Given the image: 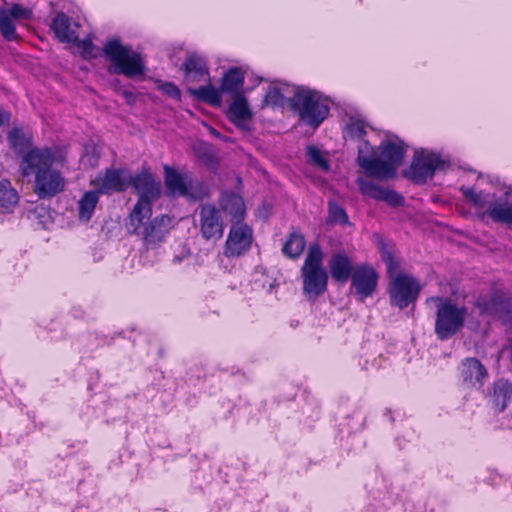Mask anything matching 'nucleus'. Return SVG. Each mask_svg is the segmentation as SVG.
I'll use <instances>...</instances> for the list:
<instances>
[{
  "mask_svg": "<svg viewBox=\"0 0 512 512\" xmlns=\"http://www.w3.org/2000/svg\"><path fill=\"white\" fill-rule=\"evenodd\" d=\"M66 153L57 145L34 147L19 164L23 177L33 176V192L39 199H51L65 190L66 180L58 166L66 164Z\"/></svg>",
  "mask_w": 512,
  "mask_h": 512,
  "instance_id": "obj_1",
  "label": "nucleus"
},
{
  "mask_svg": "<svg viewBox=\"0 0 512 512\" xmlns=\"http://www.w3.org/2000/svg\"><path fill=\"white\" fill-rule=\"evenodd\" d=\"M378 148L383 159L365 156L362 150H359L357 164L371 178L378 180L394 179L397 175V169L402 164L406 154L404 142L401 140L397 142L383 140Z\"/></svg>",
  "mask_w": 512,
  "mask_h": 512,
  "instance_id": "obj_2",
  "label": "nucleus"
},
{
  "mask_svg": "<svg viewBox=\"0 0 512 512\" xmlns=\"http://www.w3.org/2000/svg\"><path fill=\"white\" fill-rule=\"evenodd\" d=\"M435 304L434 333L438 340L447 341L460 332L465 326L468 308L458 305L451 298L431 296L426 303Z\"/></svg>",
  "mask_w": 512,
  "mask_h": 512,
  "instance_id": "obj_3",
  "label": "nucleus"
},
{
  "mask_svg": "<svg viewBox=\"0 0 512 512\" xmlns=\"http://www.w3.org/2000/svg\"><path fill=\"white\" fill-rule=\"evenodd\" d=\"M291 109L305 125L317 129L330 112L329 99L321 92L307 87H297L289 99Z\"/></svg>",
  "mask_w": 512,
  "mask_h": 512,
  "instance_id": "obj_4",
  "label": "nucleus"
},
{
  "mask_svg": "<svg viewBox=\"0 0 512 512\" xmlns=\"http://www.w3.org/2000/svg\"><path fill=\"white\" fill-rule=\"evenodd\" d=\"M102 50L103 55L110 62L108 68L110 73L130 79L145 74L147 68L142 54L124 45L119 38L106 41Z\"/></svg>",
  "mask_w": 512,
  "mask_h": 512,
  "instance_id": "obj_5",
  "label": "nucleus"
},
{
  "mask_svg": "<svg viewBox=\"0 0 512 512\" xmlns=\"http://www.w3.org/2000/svg\"><path fill=\"white\" fill-rule=\"evenodd\" d=\"M323 260L321 246L311 244L300 270L302 291L308 300H316L328 289L329 273L323 266Z\"/></svg>",
  "mask_w": 512,
  "mask_h": 512,
  "instance_id": "obj_6",
  "label": "nucleus"
},
{
  "mask_svg": "<svg viewBox=\"0 0 512 512\" xmlns=\"http://www.w3.org/2000/svg\"><path fill=\"white\" fill-rule=\"evenodd\" d=\"M245 81L244 71L240 67H231L224 72L220 79L219 88L211 83L198 88H188L187 92L196 100L206 103L212 107H220L222 104V93L243 94Z\"/></svg>",
  "mask_w": 512,
  "mask_h": 512,
  "instance_id": "obj_7",
  "label": "nucleus"
},
{
  "mask_svg": "<svg viewBox=\"0 0 512 512\" xmlns=\"http://www.w3.org/2000/svg\"><path fill=\"white\" fill-rule=\"evenodd\" d=\"M128 183L138 194V199L131 210L132 221L139 222L137 217L151 216L153 202L158 200L162 193L161 182L149 168L144 167L141 171L128 178Z\"/></svg>",
  "mask_w": 512,
  "mask_h": 512,
  "instance_id": "obj_8",
  "label": "nucleus"
},
{
  "mask_svg": "<svg viewBox=\"0 0 512 512\" xmlns=\"http://www.w3.org/2000/svg\"><path fill=\"white\" fill-rule=\"evenodd\" d=\"M137 218L139 222L132 221L131 213H129L126 222L128 233L140 237L146 250L160 246L171 229L172 218L166 214L155 216L148 222H144V220L150 219L151 216Z\"/></svg>",
  "mask_w": 512,
  "mask_h": 512,
  "instance_id": "obj_9",
  "label": "nucleus"
},
{
  "mask_svg": "<svg viewBox=\"0 0 512 512\" xmlns=\"http://www.w3.org/2000/svg\"><path fill=\"white\" fill-rule=\"evenodd\" d=\"M422 286L414 276L399 273L395 275L388 284L387 293L390 305L400 310L415 304Z\"/></svg>",
  "mask_w": 512,
  "mask_h": 512,
  "instance_id": "obj_10",
  "label": "nucleus"
},
{
  "mask_svg": "<svg viewBox=\"0 0 512 512\" xmlns=\"http://www.w3.org/2000/svg\"><path fill=\"white\" fill-rule=\"evenodd\" d=\"M448 163L438 154L433 152L416 151L409 169L404 171L403 176L414 184H425L432 178L437 170H445Z\"/></svg>",
  "mask_w": 512,
  "mask_h": 512,
  "instance_id": "obj_11",
  "label": "nucleus"
},
{
  "mask_svg": "<svg viewBox=\"0 0 512 512\" xmlns=\"http://www.w3.org/2000/svg\"><path fill=\"white\" fill-rule=\"evenodd\" d=\"M480 316L507 317L512 313V296L498 288H492L490 295H481L474 302Z\"/></svg>",
  "mask_w": 512,
  "mask_h": 512,
  "instance_id": "obj_12",
  "label": "nucleus"
},
{
  "mask_svg": "<svg viewBox=\"0 0 512 512\" xmlns=\"http://www.w3.org/2000/svg\"><path fill=\"white\" fill-rule=\"evenodd\" d=\"M225 224L221 210L214 203L202 204L199 207V231L206 241H217L222 238Z\"/></svg>",
  "mask_w": 512,
  "mask_h": 512,
  "instance_id": "obj_13",
  "label": "nucleus"
},
{
  "mask_svg": "<svg viewBox=\"0 0 512 512\" xmlns=\"http://www.w3.org/2000/svg\"><path fill=\"white\" fill-rule=\"evenodd\" d=\"M252 241V229L242 221L235 222L230 227L224 246V255L227 258H238L250 249Z\"/></svg>",
  "mask_w": 512,
  "mask_h": 512,
  "instance_id": "obj_14",
  "label": "nucleus"
},
{
  "mask_svg": "<svg viewBox=\"0 0 512 512\" xmlns=\"http://www.w3.org/2000/svg\"><path fill=\"white\" fill-rule=\"evenodd\" d=\"M458 372L459 383L469 390H481L489 377L487 368L475 357L464 358L458 366Z\"/></svg>",
  "mask_w": 512,
  "mask_h": 512,
  "instance_id": "obj_15",
  "label": "nucleus"
},
{
  "mask_svg": "<svg viewBox=\"0 0 512 512\" xmlns=\"http://www.w3.org/2000/svg\"><path fill=\"white\" fill-rule=\"evenodd\" d=\"M377 271L367 265L361 264L355 267L354 274L351 277V289L354 290L358 300L364 301L371 297L378 285Z\"/></svg>",
  "mask_w": 512,
  "mask_h": 512,
  "instance_id": "obj_16",
  "label": "nucleus"
},
{
  "mask_svg": "<svg viewBox=\"0 0 512 512\" xmlns=\"http://www.w3.org/2000/svg\"><path fill=\"white\" fill-rule=\"evenodd\" d=\"M356 184L363 196L377 201H383L392 207H399L404 204V197L395 190L384 188L371 180L357 178Z\"/></svg>",
  "mask_w": 512,
  "mask_h": 512,
  "instance_id": "obj_17",
  "label": "nucleus"
},
{
  "mask_svg": "<svg viewBox=\"0 0 512 512\" xmlns=\"http://www.w3.org/2000/svg\"><path fill=\"white\" fill-rule=\"evenodd\" d=\"M227 119L238 129L245 132L251 131L253 112L244 94L233 97L226 112Z\"/></svg>",
  "mask_w": 512,
  "mask_h": 512,
  "instance_id": "obj_18",
  "label": "nucleus"
},
{
  "mask_svg": "<svg viewBox=\"0 0 512 512\" xmlns=\"http://www.w3.org/2000/svg\"><path fill=\"white\" fill-rule=\"evenodd\" d=\"M185 82L198 83L201 81L211 83L210 70L204 57L197 53L189 54L180 66Z\"/></svg>",
  "mask_w": 512,
  "mask_h": 512,
  "instance_id": "obj_19",
  "label": "nucleus"
},
{
  "mask_svg": "<svg viewBox=\"0 0 512 512\" xmlns=\"http://www.w3.org/2000/svg\"><path fill=\"white\" fill-rule=\"evenodd\" d=\"M478 218L485 222L491 219L495 223L512 226V192H505V199H500L481 212H478Z\"/></svg>",
  "mask_w": 512,
  "mask_h": 512,
  "instance_id": "obj_20",
  "label": "nucleus"
},
{
  "mask_svg": "<svg viewBox=\"0 0 512 512\" xmlns=\"http://www.w3.org/2000/svg\"><path fill=\"white\" fill-rule=\"evenodd\" d=\"M120 169L109 168L106 169L102 177H97L91 180L90 184L94 186L101 194H111L112 192L126 191L129 183L122 175Z\"/></svg>",
  "mask_w": 512,
  "mask_h": 512,
  "instance_id": "obj_21",
  "label": "nucleus"
},
{
  "mask_svg": "<svg viewBox=\"0 0 512 512\" xmlns=\"http://www.w3.org/2000/svg\"><path fill=\"white\" fill-rule=\"evenodd\" d=\"M328 268L332 280L338 284H345L350 280L355 270L351 258L343 252L331 255L328 261Z\"/></svg>",
  "mask_w": 512,
  "mask_h": 512,
  "instance_id": "obj_22",
  "label": "nucleus"
},
{
  "mask_svg": "<svg viewBox=\"0 0 512 512\" xmlns=\"http://www.w3.org/2000/svg\"><path fill=\"white\" fill-rule=\"evenodd\" d=\"M221 212L229 214L232 221L241 222L245 216V203L243 198L233 191L221 192L218 200Z\"/></svg>",
  "mask_w": 512,
  "mask_h": 512,
  "instance_id": "obj_23",
  "label": "nucleus"
},
{
  "mask_svg": "<svg viewBox=\"0 0 512 512\" xmlns=\"http://www.w3.org/2000/svg\"><path fill=\"white\" fill-rule=\"evenodd\" d=\"M489 401L496 413H502L512 401V383L506 379H498L492 385Z\"/></svg>",
  "mask_w": 512,
  "mask_h": 512,
  "instance_id": "obj_24",
  "label": "nucleus"
},
{
  "mask_svg": "<svg viewBox=\"0 0 512 512\" xmlns=\"http://www.w3.org/2000/svg\"><path fill=\"white\" fill-rule=\"evenodd\" d=\"M7 141L18 155L22 157L35 146H33V134L29 128L14 126L7 133Z\"/></svg>",
  "mask_w": 512,
  "mask_h": 512,
  "instance_id": "obj_25",
  "label": "nucleus"
},
{
  "mask_svg": "<svg viewBox=\"0 0 512 512\" xmlns=\"http://www.w3.org/2000/svg\"><path fill=\"white\" fill-rule=\"evenodd\" d=\"M163 170L164 184L168 195L183 197L190 195V189L184 177L174 167L166 164L163 166Z\"/></svg>",
  "mask_w": 512,
  "mask_h": 512,
  "instance_id": "obj_26",
  "label": "nucleus"
},
{
  "mask_svg": "<svg viewBox=\"0 0 512 512\" xmlns=\"http://www.w3.org/2000/svg\"><path fill=\"white\" fill-rule=\"evenodd\" d=\"M51 29L62 43H76L78 40L76 31L71 27V18L63 12L57 13L53 18Z\"/></svg>",
  "mask_w": 512,
  "mask_h": 512,
  "instance_id": "obj_27",
  "label": "nucleus"
},
{
  "mask_svg": "<svg viewBox=\"0 0 512 512\" xmlns=\"http://www.w3.org/2000/svg\"><path fill=\"white\" fill-rule=\"evenodd\" d=\"M19 203L17 190L12 187L10 180L0 181V214H11Z\"/></svg>",
  "mask_w": 512,
  "mask_h": 512,
  "instance_id": "obj_28",
  "label": "nucleus"
},
{
  "mask_svg": "<svg viewBox=\"0 0 512 512\" xmlns=\"http://www.w3.org/2000/svg\"><path fill=\"white\" fill-rule=\"evenodd\" d=\"M100 194L101 193L95 188V190L85 192L80 198L78 201V216L80 221L88 222L92 218Z\"/></svg>",
  "mask_w": 512,
  "mask_h": 512,
  "instance_id": "obj_29",
  "label": "nucleus"
},
{
  "mask_svg": "<svg viewBox=\"0 0 512 512\" xmlns=\"http://www.w3.org/2000/svg\"><path fill=\"white\" fill-rule=\"evenodd\" d=\"M306 246V240L302 233L293 231L289 233L287 240L282 247V253L285 257L296 260L303 253Z\"/></svg>",
  "mask_w": 512,
  "mask_h": 512,
  "instance_id": "obj_30",
  "label": "nucleus"
},
{
  "mask_svg": "<svg viewBox=\"0 0 512 512\" xmlns=\"http://www.w3.org/2000/svg\"><path fill=\"white\" fill-rule=\"evenodd\" d=\"M326 222L329 225L345 226L350 224L346 210L335 201H329L328 203V217Z\"/></svg>",
  "mask_w": 512,
  "mask_h": 512,
  "instance_id": "obj_31",
  "label": "nucleus"
},
{
  "mask_svg": "<svg viewBox=\"0 0 512 512\" xmlns=\"http://www.w3.org/2000/svg\"><path fill=\"white\" fill-rule=\"evenodd\" d=\"M0 33L7 41H14L18 38L13 19L5 11L0 12Z\"/></svg>",
  "mask_w": 512,
  "mask_h": 512,
  "instance_id": "obj_32",
  "label": "nucleus"
},
{
  "mask_svg": "<svg viewBox=\"0 0 512 512\" xmlns=\"http://www.w3.org/2000/svg\"><path fill=\"white\" fill-rule=\"evenodd\" d=\"M308 162L322 171H328L330 168L328 160L322 152L315 146H308L306 149Z\"/></svg>",
  "mask_w": 512,
  "mask_h": 512,
  "instance_id": "obj_33",
  "label": "nucleus"
},
{
  "mask_svg": "<svg viewBox=\"0 0 512 512\" xmlns=\"http://www.w3.org/2000/svg\"><path fill=\"white\" fill-rule=\"evenodd\" d=\"M263 102L265 105L272 108L283 107L285 104V97L279 87L270 86L264 95Z\"/></svg>",
  "mask_w": 512,
  "mask_h": 512,
  "instance_id": "obj_34",
  "label": "nucleus"
},
{
  "mask_svg": "<svg viewBox=\"0 0 512 512\" xmlns=\"http://www.w3.org/2000/svg\"><path fill=\"white\" fill-rule=\"evenodd\" d=\"M460 192L477 209H487L491 205V203L483 198L482 193L476 192L473 188L461 187Z\"/></svg>",
  "mask_w": 512,
  "mask_h": 512,
  "instance_id": "obj_35",
  "label": "nucleus"
},
{
  "mask_svg": "<svg viewBox=\"0 0 512 512\" xmlns=\"http://www.w3.org/2000/svg\"><path fill=\"white\" fill-rule=\"evenodd\" d=\"M5 12H7V15L10 16V18L12 19H16V20H31L32 19V16H33V13H32V10L29 9V8H26L24 6H22L21 4H13L10 9L8 10H4Z\"/></svg>",
  "mask_w": 512,
  "mask_h": 512,
  "instance_id": "obj_36",
  "label": "nucleus"
},
{
  "mask_svg": "<svg viewBox=\"0 0 512 512\" xmlns=\"http://www.w3.org/2000/svg\"><path fill=\"white\" fill-rule=\"evenodd\" d=\"M30 215L33 219L38 220V222L43 226H45L48 222L51 221L50 208L44 206L43 204L36 205L30 211Z\"/></svg>",
  "mask_w": 512,
  "mask_h": 512,
  "instance_id": "obj_37",
  "label": "nucleus"
},
{
  "mask_svg": "<svg viewBox=\"0 0 512 512\" xmlns=\"http://www.w3.org/2000/svg\"><path fill=\"white\" fill-rule=\"evenodd\" d=\"M158 89L167 97L176 101H181V91L173 82H161Z\"/></svg>",
  "mask_w": 512,
  "mask_h": 512,
  "instance_id": "obj_38",
  "label": "nucleus"
},
{
  "mask_svg": "<svg viewBox=\"0 0 512 512\" xmlns=\"http://www.w3.org/2000/svg\"><path fill=\"white\" fill-rule=\"evenodd\" d=\"M81 50L84 55V57L88 56L89 58L96 57V54L94 53V50L96 49L94 43L92 40L86 38L82 40H77L75 43Z\"/></svg>",
  "mask_w": 512,
  "mask_h": 512,
  "instance_id": "obj_39",
  "label": "nucleus"
},
{
  "mask_svg": "<svg viewBox=\"0 0 512 512\" xmlns=\"http://www.w3.org/2000/svg\"><path fill=\"white\" fill-rule=\"evenodd\" d=\"M349 133L351 137L357 139H363L367 134L365 125L362 121L351 123L349 125Z\"/></svg>",
  "mask_w": 512,
  "mask_h": 512,
  "instance_id": "obj_40",
  "label": "nucleus"
},
{
  "mask_svg": "<svg viewBox=\"0 0 512 512\" xmlns=\"http://www.w3.org/2000/svg\"><path fill=\"white\" fill-rule=\"evenodd\" d=\"M377 246L379 248L382 261H392V258L395 257L393 250L382 238L379 239Z\"/></svg>",
  "mask_w": 512,
  "mask_h": 512,
  "instance_id": "obj_41",
  "label": "nucleus"
},
{
  "mask_svg": "<svg viewBox=\"0 0 512 512\" xmlns=\"http://www.w3.org/2000/svg\"><path fill=\"white\" fill-rule=\"evenodd\" d=\"M385 265H386V269H387V274L389 275L390 277V280L397 274H399V270H400V264L399 262L396 260V258H392V261H384Z\"/></svg>",
  "mask_w": 512,
  "mask_h": 512,
  "instance_id": "obj_42",
  "label": "nucleus"
},
{
  "mask_svg": "<svg viewBox=\"0 0 512 512\" xmlns=\"http://www.w3.org/2000/svg\"><path fill=\"white\" fill-rule=\"evenodd\" d=\"M120 94L125 99V101L128 105L132 106L135 104L136 96H135L134 92L124 89V90L120 91Z\"/></svg>",
  "mask_w": 512,
  "mask_h": 512,
  "instance_id": "obj_43",
  "label": "nucleus"
},
{
  "mask_svg": "<svg viewBox=\"0 0 512 512\" xmlns=\"http://www.w3.org/2000/svg\"><path fill=\"white\" fill-rule=\"evenodd\" d=\"M11 120V113L8 110L0 108V127L9 124Z\"/></svg>",
  "mask_w": 512,
  "mask_h": 512,
  "instance_id": "obj_44",
  "label": "nucleus"
},
{
  "mask_svg": "<svg viewBox=\"0 0 512 512\" xmlns=\"http://www.w3.org/2000/svg\"><path fill=\"white\" fill-rule=\"evenodd\" d=\"M209 130H210V133H211L214 137L219 138V139H221V140H223V141H227V138H226V137H223V136L221 135V133H220V132H218L215 128H213V127H209Z\"/></svg>",
  "mask_w": 512,
  "mask_h": 512,
  "instance_id": "obj_45",
  "label": "nucleus"
},
{
  "mask_svg": "<svg viewBox=\"0 0 512 512\" xmlns=\"http://www.w3.org/2000/svg\"><path fill=\"white\" fill-rule=\"evenodd\" d=\"M510 349H511L510 360H511V362H512V342H511V345H510Z\"/></svg>",
  "mask_w": 512,
  "mask_h": 512,
  "instance_id": "obj_46",
  "label": "nucleus"
}]
</instances>
